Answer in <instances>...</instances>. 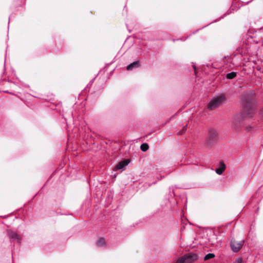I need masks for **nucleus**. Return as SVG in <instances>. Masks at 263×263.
<instances>
[{"label": "nucleus", "instance_id": "nucleus-1", "mask_svg": "<svg viewBox=\"0 0 263 263\" xmlns=\"http://www.w3.org/2000/svg\"><path fill=\"white\" fill-rule=\"evenodd\" d=\"M256 105L254 102H246L243 107L242 115L245 118L253 117L255 112Z\"/></svg>", "mask_w": 263, "mask_h": 263}, {"label": "nucleus", "instance_id": "nucleus-2", "mask_svg": "<svg viewBox=\"0 0 263 263\" xmlns=\"http://www.w3.org/2000/svg\"><path fill=\"white\" fill-rule=\"evenodd\" d=\"M225 100L224 95H219L210 101L208 105V108L211 110H213L221 105Z\"/></svg>", "mask_w": 263, "mask_h": 263}, {"label": "nucleus", "instance_id": "nucleus-3", "mask_svg": "<svg viewBox=\"0 0 263 263\" xmlns=\"http://www.w3.org/2000/svg\"><path fill=\"white\" fill-rule=\"evenodd\" d=\"M244 241L243 240H237L232 239L231 242V247L233 252H237L242 248Z\"/></svg>", "mask_w": 263, "mask_h": 263}, {"label": "nucleus", "instance_id": "nucleus-4", "mask_svg": "<svg viewBox=\"0 0 263 263\" xmlns=\"http://www.w3.org/2000/svg\"><path fill=\"white\" fill-rule=\"evenodd\" d=\"M186 263H192L198 259V256L196 254H189L184 256Z\"/></svg>", "mask_w": 263, "mask_h": 263}, {"label": "nucleus", "instance_id": "nucleus-5", "mask_svg": "<svg viewBox=\"0 0 263 263\" xmlns=\"http://www.w3.org/2000/svg\"><path fill=\"white\" fill-rule=\"evenodd\" d=\"M129 162L130 160L129 159H126L122 161H121L115 166V169L116 170H121L125 166L127 165Z\"/></svg>", "mask_w": 263, "mask_h": 263}, {"label": "nucleus", "instance_id": "nucleus-6", "mask_svg": "<svg viewBox=\"0 0 263 263\" xmlns=\"http://www.w3.org/2000/svg\"><path fill=\"white\" fill-rule=\"evenodd\" d=\"M218 136L217 132L214 129H211L209 131V138L212 140H215L217 138Z\"/></svg>", "mask_w": 263, "mask_h": 263}, {"label": "nucleus", "instance_id": "nucleus-7", "mask_svg": "<svg viewBox=\"0 0 263 263\" xmlns=\"http://www.w3.org/2000/svg\"><path fill=\"white\" fill-rule=\"evenodd\" d=\"M225 169H226L225 164L224 163H222L221 167L216 169V172L217 174L221 175L222 174V173L225 170Z\"/></svg>", "mask_w": 263, "mask_h": 263}, {"label": "nucleus", "instance_id": "nucleus-8", "mask_svg": "<svg viewBox=\"0 0 263 263\" xmlns=\"http://www.w3.org/2000/svg\"><path fill=\"white\" fill-rule=\"evenodd\" d=\"M139 62L138 61L134 62L133 63L129 64L127 67V70H131V69H132L134 67H139Z\"/></svg>", "mask_w": 263, "mask_h": 263}, {"label": "nucleus", "instance_id": "nucleus-9", "mask_svg": "<svg viewBox=\"0 0 263 263\" xmlns=\"http://www.w3.org/2000/svg\"><path fill=\"white\" fill-rule=\"evenodd\" d=\"M9 236L11 238H16L18 239V236L17 234L12 231H9L8 232Z\"/></svg>", "mask_w": 263, "mask_h": 263}, {"label": "nucleus", "instance_id": "nucleus-10", "mask_svg": "<svg viewBox=\"0 0 263 263\" xmlns=\"http://www.w3.org/2000/svg\"><path fill=\"white\" fill-rule=\"evenodd\" d=\"M215 257V254L213 253H209L206 255L204 257V259L205 260H209L210 259L213 258Z\"/></svg>", "mask_w": 263, "mask_h": 263}, {"label": "nucleus", "instance_id": "nucleus-11", "mask_svg": "<svg viewBox=\"0 0 263 263\" xmlns=\"http://www.w3.org/2000/svg\"><path fill=\"white\" fill-rule=\"evenodd\" d=\"M148 147H149L148 145L146 143H143V144H141V149L143 152L146 151L148 149Z\"/></svg>", "mask_w": 263, "mask_h": 263}, {"label": "nucleus", "instance_id": "nucleus-12", "mask_svg": "<svg viewBox=\"0 0 263 263\" xmlns=\"http://www.w3.org/2000/svg\"><path fill=\"white\" fill-rule=\"evenodd\" d=\"M236 74L235 72H231L227 74V78L228 79H233L236 77Z\"/></svg>", "mask_w": 263, "mask_h": 263}, {"label": "nucleus", "instance_id": "nucleus-13", "mask_svg": "<svg viewBox=\"0 0 263 263\" xmlns=\"http://www.w3.org/2000/svg\"><path fill=\"white\" fill-rule=\"evenodd\" d=\"M176 263H186V260L184 256L177 260Z\"/></svg>", "mask_w": 263, "mask_h": 263}, {"label": "nucleus", "instance_id": "nucleus-14", "mask_svg": "<svg viewBox=\"0 0 263 263\" xmlns=\"http://www.w3.org/2000/svg\"><path fill=\"white\" fill-rule=\"evenodd\" d=\"M105 243L104 240L103 239H100L98 241V244L99 245H103Z\"/></svg>", "mask_w": 263, "mask_h": 263}, {"label": "nucleus", "instance_id": "nucleus-15", "mask_svg": "<svg viewBox=\"0 0 263 263\" xmlns=\"http://www.w3.org/2000/svg\"><path fill=\"white\" fill-rule=\"evenodd\" d=\"M251 128H251V127H247V130H250L251 129Z\"/></svg>", "mask_w": 263, "mask_h": 263}]
</instances>
